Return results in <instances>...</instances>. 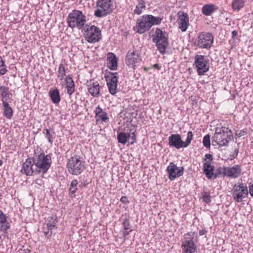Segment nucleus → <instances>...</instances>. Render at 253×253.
Wrapping results in <instances>:
<instances>
[{
	"label": "nucleus",
	"mask_w": 253,
	"mask_h": 253,
	"mask_svg": "<svg viewBox=\"0 0 253 253\" xmlns=\"http://www.w3.org/2000/svg\"><path fill=\"white\" fill-rule=\"evenodd\" d=\"M5 216L3 212L0 210V217Z\"/></svg>",
	"instance_id": "obj_59"
},
{
	"label": "nucleus",
	"mask_w": 253,
	"mask_h": 253,
	"mask_svg": "<svg viewBox=\"0 0 253 253\" xmlns=\"http://www.w3.org/2000/svg\"><path fill=\"white\" fill-rule=\"evenodd\" d=\"M11 93L9 92V88L5 86H0V95L2 99L1 102L7 101L10 98Z\"/></svg>",
	"instance_id": "obj_28"
},
{
	"label": "nucleus",
	"mask_w": 253,
	"mask_h": 253,
	"mask_svg": "<svg viewBox=\"0 0 253 253\" xmlns=\"http://www.w3.org/2000/svg\"><path fill=\"white\" fill-rule=\"evenodd\" d=\"M78 184V181L77 180H73L71 183V184H70V186L72 188H75L77 186Z\"/></svg>",
	"instance_id": "obj_48"
},
{
	"label": "nucleus",
	"mask_w": 253,
	"mask_h": 253,
	"mask_svg": "<svg viewBox=\"0 0 253 253\" xmlns=\"http://www.w3.org/2000/svg\"><path fill=\"white\" fill-rule=\"evenodd\" d=\"M141 60L139 53L134 48L130 49L126 54V63L128 66L134 67V64Z\"/></svg>",
	"instance_id": "obj_13"
},
{
	"label": "nucleus",
	"mask_w": 253,
	"mask_h": 253,
	"mask_svg": "<svg viewBox=\"0 0 253 253\" xmlns=\"http://www.w3.org/2000/svg\"><path fill=\"white\" fill-rule=\"evenodd\" d=\"M211 197L208 192H205L202 196L203 202L207 204H209L211 202Z\"/></svg>",
	"instance_id": "obj_43"
},
{
	"label": "nucleus",
	"mask_w": 253,
	"mask_h": 253,
	"mask_svg": "<svg viewBox=\"0 0 253 253\" xmlns=\"http://www.w3.org/2000/svg\"><path fill=\"white\" fill-rule=\"evenodd\" d=\"M125 231L123 232V235L124 237L128 235L129 233L132 231L131 229H128V230H125Z\"/></svg>",
	"instance_id": "obj_49"
},
{
	"label": "nucleus",
	"mask_w": 253,
	"mask_h": 253,
	"mask_svg": "<svg viewBox=\"0 0 253 253\" xmlns=\"http://www.w3.org/2000/svg\"><path fill=\"white\" fill-rule=\"evenodd\" d=\"M126 200H127V198L126 197V196H123L121 198V201L122 202V203H125L126 202Z\"/></svg>",
	"instance_id": "obj_54"
},
{
	"label": "nucleus",
	"mask_w": 253,
	"mask_h": 253,
	"mask_svg": "<svg viewBox=\"0 0 253 253\" xmlns=\"http://www.w3.org/2000/svg\"><path fill=\"white\" fill-rule=\"evenodd\" d=\"M169 145L170 147L177 149L185 148L184 141L182 140L181 135L179 134H172L169 137Z\"/></svg>",
	"instance_id": "obj_15"
},
{
	"label": "nucleus",
	"mask_w": 253,
	"mask_h": 253,
	"mask_svg": "<svg viewBox=\"0 0 253 253\" xmlns=\"http://www.w3.org/2000/svg\"><path fill=\"white\" fill-rule=\"evenodd\" d=\"M249 191H233V196L237 202H241L243 199L247 197Z\"/></svg>",
	"instance_id": "obj_25"
},
{
	"label": "nucleus",
	"mask_w": 253,
	"mask_h": 253,
	"mask_svg": "<svg viewBox=\"0 0 253 253\" xmlns=\"http://www.w3.org/2000/svg\"><path fill=\"white\" fill-rule=\"evenodd\" d=\"M33 158H28L23 164L20 172L28 176L31 175L33 173H36L35 166L33 163Z\"/></svg>",
	"instance_id": "obj_14"
},
{
	"label": "nucleus",
	"mask_w": 253,
	"mask_h": 253,
	"mask_svg": "<svg viewBox=\"0 0 253 253\" xmlns=\"http://www.w3.org/2000/svg\"><path fill=\"white\" fill-rule=\"evenodd\" d=\"M237 34H238V33H237V31L234 30V31H232V38L233 39L234 38L236 37Z\"/></svg>",
	"instance_id": "obj_52"
},
{
	"label": "nucleus",
	"mask_w": 253,
	"mask_h": 253,
	"mask_svg": "<svg viewBox=\"0 0 253 253\" xmlns=\"http://www.w3.org/2000/svg\"><path fill=\"white\" fill-rule=\"evenodd\" d=\"M203 143L204 146L207 148H209L211 146V136L209 134L206 135L203 140Z\"/></svg>",
	"instance_id": "obj_42"
},
{
	"label": "nucleus",
	"mask_w": 253,
	"mask_h": 253,
	"mask_svg": "<svg viewBox=\"0 0 253 253\" xmlns=\"http://www.w3.org/2000/svg\"><path fill=\"white\" fill-rule=\"evenodd\" d=\"M85 162L81 160L80 156H74L69 159L67 167L72 174H80L85 169Z\"/></svg>",
	"instance_id": "obj_6"
},
{
	"label": "nucleus",
	"mask_w": 253,
	"mask_h": 253,
	"mask_svg": "<svg viewBox=\"0 0 253 253\" xmlns=\"http://www.w3.org/2000/svg\"><path fill=\"white\" fill-rule=\"evenodd\" d=\"M207 232V231L204 230V229H202L201 230H200L199 231V235L200 236H203Z\"/></svg>",
	"instance_id": "obj_53"
},
{
	"label": "nucleus",
	"mask_w": 253,
	"mask_h": 253,
	"mask_svg": "<svg viewBox=\"0 0 253 253\" xmlns=\"http://www.w3.org/2000/svg\"><path fill=\"white\" fill-rule=\"evenodd\" d=\"M249 190H253V182H251L250 183H249Z\"/></svg>",
	"instance_id": "obj_57"
},
{
	"label": "nucleus",
	"mask_w": 253,
	"mask_h": 253,
	"mask_svg": "<svg viewBox=\"0 0 253 253\" xmlns=\"http://www.w3.org/2000/svg\"><path fill=\"white\" fill-rule=\"evenodd\" d=\"M43 133L45 134V138L48 140V142L52 144L53 142V139L55 137V132L53 130H50L47 128L43 130Z\"/></svg>",
	"instance_id": "obj_30"
},
{
	"label": "nucleus",
	"mask_w": 253,
	"mask_h": 253,
	"mask_svg": "<svg viewBox=\"0 0 253 253\" xmlns=\"http://www.w3.org/2000/svg\"><path fill=\"white\" fill-rule=\"evenodd\" d=\"M66 87L67 89V93L71 96L75 91V84L72 79V77L68 75L65 79Z\"/></svg>",
	"instance_id": "obj_20"
},
{
	"label": "nucleus",
	"mask_w": 253,
	"mask_h": 253,
	"mask_svg": "<svg viewBox=\"0 0 253 253\" xmlns=\"http://www.w3.org/2000/svg\"><path fill=\"white\" fill-rule=\"evenodd\" d=\"M9 223L7 221L5 216L0 217V231L5 233L10 228Z\"/></svg>",
	"instance_id": "obj_29"
},
{
	"label": "nucleus",
	"mask_w": 253,
	"mask_h": 253,
	"mask_svg": "<svg viewBox=\"0 0 253 253\" xmlns=\"http://www.w3.org/2000/svg\"><path fill=\"white\" fill-rule=\"evenodd\" d=\"M33 160L36 173H41L42 175L47 172L52 163L51 156L43 153L36 156L33 158Z\"/></svg>",
	"instance_id": "obj_2"
},
{
	"label": "nucleus",
	"mask_w": 253,
	"mask_h": 253,
	"mask_svg": "<svg viewBox=\"0 0 253 253\" xmlns=\"http://www.w3.org/2000/svg\"><path fill=\"white\" fill-rule=\"evenodd\" d=\"M239 189L240 190H248L247 187L246 186H244V184H241L239 185Z\"/></svg>",
	"instance_id": "obj_50"
},
{
	"label": "nucleus",
	"mask_w": 253,
	"mask_h": 253,
	"mask_svg": "<svg viewBox=\"0 0 253 253\" xmlns=\"http://www.w3.org/2000/svg\"><path fill=\"white\" fill-rule=\"evenodd\" d=\"M225 167H219L218 169H217L215 172H213V178H212V179H215V178L220 176H225Z\"/></svg>",
	"instance_id": "obj_36"
},
{
	"label": "nucleus",
	"mask_w": 253,
	"mask_h": 253,
	"mask_svg": "<svg viewBox=\"0 0 253 253\" xmlns=\"http://www.w3.org/2000/svg\"><path fill=\"white\" fill-rule=\"evenodd\" d=\"M151 27L153 25H159L163 20V17H156L152 15H147Z\"/></svg>",
	"instance_id": "obj_34"
},
{
	"label": "nucleus",
	"mask_w": 253,
	"mask_h": 253,
	"mask_svg": "<svg viewBox=\"0 0 253 253\" xmlns=\"http://www.w3.org/2000/svg\"><path fill=\"white\" fill-rule=\"evenodd\" d=\"M42 184V180L41 179H38L35 180V182L33 183V184H34L35 188L38 189L41 188Z\"/></svg>",
	"instance_id": "obj_44"
},
{
	"label": "nucleus",
	"mask_w": 253,
	"mask_h": 253,
	"mask_svg": "<svg viewBox=\"0 0 253 253\" xmlns=\"http://www.w3.org/2000/svg\"><path fill=\"white\" fill-rule=\"evenodd\" d=\"M110 13L111 12H108V11H104L100 8L97 9L95 11L94 15L97 17H103Z\"/></svg>",
	"instance_id": "obj_41"
},
{
	"label": "nucleus",
	"mask_w": 253,
	"mask_h": 253,
	"mask_svg": "<svg viewBox=\"0 0 253 253\" xmlns=\"http://www.w3.org/2000/svg\"><path fill=\"white\" fill-rule=\"evenodd\" d=\"M217 9L215 6L212 4L204 5L202 8V12L206 16L211 15Z\"/></svg>",
	"instance_id": "obj_26"
},
{
	"label": "nucleus",
	"mask_w": 253,
	"mask_h": 253,
	"mask_svg": "<svg viewBox=\"0 0 253 253\" xmlns=\"http://www.w3.org/2000/svg\"><path fill=\"white\" fill-rule=\"evenodd\" d=\"M97 7L103 10L104 11L111 12V0H98L96 2Z\"/></svg>",
	"instance_id": "obj_18"
},
{
	"label": "nucleus",
	"mask_w": 253,
	"mask_h": 253,
	"mask_svg": "<svg viewBox=\"0 0 253 253\" xmlns=\"http://www.w3.org/2000/svg\"><path fill=\"white\" fill-rule=\"evenodd\" d=\"M203 170L206 176L210 179L213 178L214 167L211 165L209 161L205 162L203 165Z\"/></svg>",
	"instance_id": "obj_21"
},
{
	"label": "nucleus",
	"mask_w": 253,
	"mask_h": 253,
	"mask_svg": "<svg viewBox=\"0 0 253 253\" xmlns=\"http://www.w3.org/2000/svg\"><path fill=\"white\" fill-rule=\"evenodd\" d=\"M47 220V228L48 230H52L57 222V217L56 215L49 216Z\"/></svg>",
	"instance_id": "obj_31"
},
{
	"label": "nucleus",
	"mask_w": 253,
	"mask_h": 253,
	"mask_svg": "<svg viewBox=\"0 0 253 253\" xmlns=\"http://www.w3.org/2000/svg\"><path fill=\"white\" fill-rule=\"evenodd\" d=\"M49 230H48V229H47V231H43L44 234L45 236H51V235H52V232H51V231H50V232H49Z\"/></svg>",
	"instance_id": "obj_51"
},
{
	"label": "nucleus",
	"mask_w": 253,
	"mask_h": 253,
	"mask_svg": "<svg viewBox=\"0 0 253 253\" xmlns=\"http://www.w3.org/2000/svg\"><path fill=\"white\" fill-rule=\"evenodd\" d=\"M194 232H189L185 235L181 248L184 253H195L197 252V246L194 239L196 237Z\"/></svg>",
	"instance_id": "obj_7"
},
{
	"label": "nucleus",
	"mask_w": 253,
	"mask_h": 253,
	"mask_svg": "<svg viewBox=\"0 0 253 253\" xmlns=\"http://www.w3.org/2000/svg\"><path fill=\"white\" fill-rule=\"evenodd\" d=\"M118 74L117 72H109L106 74L105 79L107 82V85L108 87L110 94L114 95L117 92V88L118 82Z\"/></svg>",
	"instance_id": "obj_8"
},
{
	"label": "nucleus",
	"mask_w": 253,
	"mask_h": 253,
	"mask_svg": "<svg viewBox=\"0 0 253 253\" xmlns=\"http://www.w3.org/2000/svg\"><path fill=\"white\" fill-rule=\"evenodd\" d=\"M109 55L110 56L108 57L109 62L107 64V67L111 70H116L118 67L117 57L113 53H110Z\"/></svg>",
	"instance_id": "obj_22"
},
{
	"label": "nucleus",
	"mask_w": 253,
	"mask_h": 253,
	"mask_svg": "<svg viewBox=\"0 0 253 253\" xmlns=\"http://www.w3.org/2000/svg\"><path fill=\"white\" fill-rule=\"evenodd\" d=\"M123 226L124 230H128L131 229V226L130 225L128 219H126L123 222Z\"/></svg>",
	"instance_id": "obj_45"
},
{
	"label": "nucleus",
	"mask_w": 253,
	"mask_h": 253,
	"mask_svg": "<svg viewBox=\"0 0 253 253\" xmlns=\"http://www.w3.org/2000/svg\"><path fill=\"white\" fill-rule=\"evenodd\" d=\"M225 176L230 178L239 177L242 172L241 166L239 165H235L232 167H225Z\"/></svg>",
	"instance_id": "obj_16"
},
{
	"label": "nucleus",
	"mask_w": 253,
	"mask_h": 253,
	"mask_svg": "<svg viewBox=\"0 0 253 253\" xmlns=\"http://www.w3.org/2000/svg\"><path fill=\"white\" fill-rule=\"evenodd\" d=\"M177 21L179 24V28L181 31H186L189 25V16L188 14L184 12H183L181 14H178Z\"/></svg>",
	"instance_id": "obj_17"
},
{
	"label": "nucleus",
	"mask_w": 253,
	"mask_h": 253,
	"mask_svg": "<svg viewBox=\"0 0 253 253\" xmlns=\"http://www.w3.org/2000/svg\"><path fill=\"white\" fill-rule=\"evenodd\" d=\"M88 91L94 97H98L100 95V85L97 82L88 85Z\"/></svg>",
	"instance_id": "obj_19"
},
{
	"label": "nucleus",
	"mask_w": 253,
	"mask_h": 253,
	"mask_svg": "<svg viewBox=\"0 0 253 253\" xmlns=\"http://www.w3.org/2000/svg\"><path fill=\"white\" fill-rule=\"evenodd\" d=\"M3 115L8 119H11L13 116V111L7 101H3Z\"/></svg>",
	"instance_id": "obj_23"
},
{
	"label": "nucleus",
	"mask_w": 253,
	"mask_h": 253,
	"mask_svg": "<svg viewBox=\"0 0 253 253\" xmlns=\"http://www.w3.org/2000/svg\"><path fill=\"white\" fill-rule=\"evenodd\" d=\"M238 154V149H237L235 150L234 153L233 154V157L234 158H236Z\"/></svg>",
	"instance_id": "obj_55"
},
{
	"label": "nucleus",
	"mask_w": 253,
	"mask_h": 253,
	"mask_svg": "<svg viewBox=\"0 0 253 253\" xmlns=\"http://www.w3.org/2000/svg\"><path fill=\"white\" fill-rule=\"evenodd\" d=\"M250 194L252 197H253V191H249Z\"/></svg>",
	"instance_id": "obj_60"
},
{
	"label": "nucleus",
	"mask_w": 253,
	"mask_h": 253,
	"mask_svg": "<svg viewBox=\"0 0 253 253\" xmlns=\"http://www.w3.org/2000/svg\"><path fill=\"white\" fill-rule=\"evenodd\" d=\"M7 72V67L4 61L2 59L1 57L0 56V74L1 75H4Z\"/></svg>",
	"instance_id": "obj_39"
},
{
	"label": "nucleus",
	"mask_w": 253,
	"mask_h": 253,
	"mask_svg": "<svg viewBox=\"0 0 253 253\" xmlns=\"http://www.w3.org/2000/svg\"><path fill=\"white\" fill-rule=\"evenodd\" d=\"M233 139L232 131L225 126L216 127L212 137V142H215L219 146H227L229 142Z\"/></svg>",
	"instance_id": "obj_1"
},
{
	"label": "nucleus",
	"mask_w": 253,
	"mask_h": 253,
	"mask_svg": "<svg viewBox=\"0 0 253 253\" xmlns=\"http://www.w3.org/2000/svg\"><path fill=\"white\" fill-rule=\"evenodd\" d=\"M86 17L83 12L77 9H74L70 12L67 18L68 26L72 29L78 27L83 28L86 22Z\"/></svg>",
	"instance_id": "obj_3"
},
{
	"label": "nucleus",
	"mask_w": 253,
	"mask_h": 253,
	"mask_svg": "<svg viewBox=\"0 0 253 253\" xmlns=\"http://www.w3.org/2000/svg\"><path fill=\"white\" fill-rule=\"evenodd\" d=\"M146 7L145 2L143 0H138V4L136 6L133 10V13L137 15H140L142 12V9Z\"/></svg>",
	"instance_id": "obj_32"
},
{
	"label": "nucleus",
	"mask_w": 253,
	"mask_h": 253,
	"mask_svg": "<svg viewBox=\"0 0 253 253\" xmlns=\"http://www.w3.org/2000/svg\"><path fill=\"white\" fill-rule=\"evenodd\" d=\"M88 184L87 182H86V183H84V182L83 183V182H82L81 184L79 185V187L80 188H83L84 187H85V185L86 184Z\"/></svg>",
	"instance_id": "obj_56"
},
{
	"label": "nucleus",
	"mask_w": 253,
	"mask_h": 253,
	"mask_svg": "<svg viewBox=\"0 0 253 253\" xmlns=\"http://www.w3.org/2000/svg\"><path fill=\"white\" fill-rule=\"evenodd\" d=\"M136 27L137 29V32L139 34H143L148 31L151 26L148 15H143L138 19Z\"/></svg>",
	"instance_id": "obj_11"
},
{
	"label": "nucleus",
	"mask_w": 253,
	"mask_h": 253,
	"mask_svg": "<svg viewBox=\"0 0 253 253\" xmlns=\"http://www.w3.org/2000/svg\"><path fill=\"white\" fill-rule=\"evenodd\" d=\"M169 174L168 177L170 180H173L176 177L183 175L184 169L183 167H178L173 163H170L167 168Z\"/></svg>",
	"instance_id": "obj_12"
},
{
	"label": "nucleus",
	"mask_w": 253,
	"mask_h": 253,
	"mask_svg": "<svg viewBox=\"0 0 253 253\" xmlns=\"http://www.w3.org/2000/svg\"><path fill=\"white\" fill-rule=\"evenodd\" d=\"M154 67L156 68H159V65L157 64H156L154 65Z\"/></svg>",
	"instance_id": "obj_61"
},
{
	"label": "nucleus",
	"mask_w": 253,
	"mask_h": 253,
	"mask_svg": "<svg viewBox=\"0 0 253 253\" xmlns=\"http://www.w3.org/2000/svg\"><path fill=\"white\" fill-rule=\"evenodd\" d=\"M95 116L103 122H107L109 120L107 113L102 110L100 106H97L94 110Z\"/></svg>",
	"instance_id": "obj_24"
},
{
	"label": "nucleus",
	"mask_w": 253,
	"mask_h": 253,
	"mask_svg": "<svg viewBox=\"0 0 253 253\" xmlns=\"http://www.w3.org/2000/svg\"><path fill=\"white\" fill-rule=\"evenodd\" d=\"M153 42L156 44L160 53L164 54L169 45L168 34L159 28H157L152 36Z\"/></svg>",
	"instance_id": "obj_4"
},
{
	"label": "nucleus",
	"mask_w": 253,
	"mask_h": 253,
	"mask_svg": "<svg viewBox=\"0 0 253 253\" xmlns=\"http://www.w3.org/2000/svg\"><path fill=\"white\" fill-rule=\"evenodd\" d=\"M65 75L66 72L65 68L62 64H60L58 68L57 76L61 80H62Z\"/></svg>",
	"instance_id": "obj_38"
},
{
	"label": "nucleus",
	"mask_w": 253,
	"mask_h": 253,
	"mask_svg": "<svg viewBox=\"0 0 253 253\" xmlns=\"http://www.w3.org/2000/svg\"><path fill=\"white\" fill-rule=\"evenodd\" d=\"M135 130L134 129H130L128 133V140H130V144H133L136 142Z\"/></svg>",
	"instance_id": "obj_37"
},
{
	"label": "nucleus",
	"mask_w": 253,
	"mask_h": 253,
	"mask_svg": "<svg viewBox=\"0 0 253 253\" xmlns=\"http://www.w3.org/2000/svg\"><path fill=\"white\" fill-rule=\"evenodd\" d=\"M2 164V162L1 160H0V166H1Z\"/></svg>",
	"instance_id": "obj_62"
},
{
	"label": "nucleus",
	"mask_w": 253,
	"mask_h": 253,
	"mask_svg": "<svg viewBox=\"0 0 253 253\" xmlns=\"http://www.w3.org/2000/svg\"><path fill=\"white\" fill-rule=\"evenodd\" d=\"M205 158L204 161H206V162L207 161H209L210 162L213 160L212 156L210 154H206L205 156Z\"/></svg>",
	"instance_id": "obj_46"
},
{
	"label": "nucleus",
	"mask_w": 253,
	"mask_h": 253,
	"mask_svg": "<svg viewBox=\"0 0 253 253\" xmlns=\"http://www.w3.org/2000/svg\"><path fill=\"white\" fill-rule=\"evenodd\" d=\"M247 133V131L245 130L244 129L241 130L240 131L239 133H236V135L238 136L239 137H240L242 136L245 135Z\"/></svg>",
	"instance_id": "obj_47"
},
{
	"label": "nucleus",
	"mask_w": 253,
	"mask_h": 253,
	"mask_svg": "<svg viewBox=\"0 0 253 253\" xmlns=\"http://www.w3.org/2000/svg\"><path fill=\"white\" fill-rule=\"evenodd\" d=\"M49 95L53 103L58 104L60 101L61 98L59 91L57 88L52 90H50L49 92Z\"/></svg>",
	"instance_id": "obj_27"
},
{
	"label": "nucleus",
	"mask_w": 253,
	"mask_h": 253,
	"mask_svg": "<svg viewBox=\"0 0 253 253\" xmlns=\"http://www.w3.org/2000/svg\"><path fill=\"white\" fill-rule=\"evenodd\" d=\"M245 5L244 0H233L232 3V7L234 10L239 11Z\"/></svg>",
	"instance_id": "obj_33"
},
{
	"label": "nucleus",
	"mask_w": 253,
	"mask_h": 253,
	"mask_svg": "<svg viewBox=\"0 0 253 253\" xmlns=\"http://www.w3.org/2000/svg\"><path fill=\"white\" fill-rule=\"evenodd\" d=\"M194 64L197 68V72L199 75H204L209 70V61L204 55H197L195 57Z\"/></svg>",
	"instance_id": "obj_10"
},
{
	"label": "nucleus",
	"mask_w": 253,
	"mask_h": 253,
	"mask_svg": "<svg viewBox=\"0 0 253 253\" xmlns=\"http://www.w3.org/2000/svg\"><path fill=\"white\" fill-rule=\"evenodd\" d=\"M213 42V37L210 33L202 32L198 36L197 46L200 48L208 49Z\"/></svg>",
	"instance_id": "obj_9"
},
{
	"label": "nucleus",
	"mask_w": 253,
	"mask_h": 253,
	"mask_svg": "<svg viewBox=\"0 0 253 253\" xmlns=\"http://www.w3.org/2000/svg\"><path fill=\"white\" fill-rule=\"evenodd\" d=\"M76 191H70L69 194L72 197H73L75 196V193Z\"/></svg>",
	"instance_id": "obj_58"
},
{
	"label": "nucleus",
	"mask_w": 253,
	"mask_h": 253,
	"mask_svg": "<svg viewBox=\"0 0 253 253\" xmlns=\"http://www.w3.org/2000/svg\"><path fill=\"white\" fill-rule=\"evenodd\" d=\"M117 139L119 143L125 145L128 140V133L120 132L117 136Z\"/></svg>",
	"instance_id": "obj_35"
},
{
	"label": "nucleus",
	"mask_w": 253,
	"mask_h": 253,
	"mask_svg": "<svg viewBox=\"0 0 253 253\" xmlns=\"http://www.w3.org/2000/svg\"><path fill=\"white\" fill-rule=\"evenodd\" d=\"M193 138V134L192 131H189L187 133V136L185 141H184V145L185 148L187 147L191 143V141Z\"/></svg>",
	"instance_id": "obj_40"
},
{
	"label": "nucleus",
	"mask_w": 253,
	"mask_h": 253,
	"mask_svg": "<svg viewBox=\"0 0 253 253\" xmlns=\"http://www.w3.org/2000/svg\"><path fill=\"white\" fill-rule=\"evenodd\" d=\"M84 35L85 40L89 43L98 42L102 38L100 29L94 25H86Z\"/></svg>",
	"instance_id": "obj_5"
}]
</instances>
